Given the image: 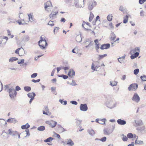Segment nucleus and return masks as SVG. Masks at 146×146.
<instances>
[{"instance_id": "nucleus-1", "label": "nucleus", "mask_w": 146, "mask_h": 146, "mask_svg": "<svg viewBox=\"0 0 146 146\" xmlns=\"http://www.w3.org/2000/svg\"><path fill=\"white\" fill-rule=\"evenodd\" d=\"M4 88L9 93V97L11 99H14L16 96L17 93L13 86H10V84L4 86Z\"/></svg>"}, {"instance_id": "nucleus-2", "label": "nucleus", "mask_w": 146, "mask_h": 146, "mask_svg": "<svg viewBox=\"0 0 146 146\" xmlns=\"http://www.w3.org/2000/svg\"><path fill=\"white\" fill-rule=\"evenodd\" d=\"M40 40L38 42V44L40 48L42 49H44L45 46H47V43L44 38L42 36L40 37Z\"/></svg>"}, {"instance_id": "nucleus-3", "label": "nucleus", "mask_w": 146, "mask_h": 146, "mask_svg": "<svg viewBox=\"0 0 146 146\" xmlns=\"http://www.w3.org/2000/svg\"><path fill=\"white\" fill-rule=\"evenodd\" d=\"M84 0H74V5L76 8L83 7L84 5Z\"/></svg>"}, {"instance_id": "nucleus-4", "label": "nucleus", "mask_w": 146, "mask_h": 146, "mask_svg": "<svg viewBox=\"0 0 146 146\" xmlns=\"http://www.w3.org/2000/svg\"><path fill=\"white\" fill-rule=\"evenodd\" d=\"M106 105L108 108L111 109L115 107L116 106V104L113 100H110L106 102Z\"/></svg>"}, {"instance_id": "nucleus-5", "label": "nucleus", "mask_w": 146, "mask_h": 146, "mask_svg": "<svg viewBox=\"0 0 146 146\" xmlns=\"http://www.w3.org/2000/svg\"><path fill=\"white\" fill-rule=\"evenodd\" d=\"M140 100V98L138 94L136 93H135L132 98V100L133 102L138 103Z\"/></svg>"}, {"instance_id": "nucleus-6", "label": "nucleus", "mask_w": 146, "mask_h": 146, "mask_svg": "<svg viewBox=\"0 0 146 146\" xmlns=\"http://www.w3.org/2000/svg\"><path fill=\"white\" fill-rule=\"evenodd\" d=\"M45 123L46 124L48 125L52 128L54 127L57 124L56 122L53 120H51L50 121H46Z\"/></svg>"}, {"instance_id": "nucleus-7", "label": "nucleus", "mask_w": 146, "mask_h": 146, "mask_svg": "<svg viewBox=\"0 0 146 146\" xmlns=\"http://www.w3.org/2000/svg\"><path fill=\"white\" fill-rule=\"evenodd\" d=\"M138 85L136 84H132L129 86L128 89L129 91H135L137 88Z\"/></svg>"}, {"instance_id": "nucleus-8", "label": "nucleus", "mask_w": 146, "mask_h": 146, "mask_svg": "<svg viewBox=\"0 0 146 146\" xmlns=\"http://www.w3.org/2000/svg\"><path fill=\"white\" fill-rule=\"evenodd\" d=\"M96 2L94 1H91L89 2L88 9L90 10L92 9L96 5Z\"/></svg>"}, {"instance_id": "nucleus-9", "label": "nucleus", "mask_w": 146, "mask_h": 146, "mask_svg": "<svg viewBox=\"0 0 146 146\" xmlns=\"http://www.w3.org/2000/svg\"><path fill=\"white\" fill-rule=\"evenodd\" d=\"M42 112L44 114L46 115H50L51 114V112L49 111V110L47 106H44Z\"/></svg>"}, {"instance_id": "nucleus-10", "label": "nucleus", "mask_w": 146, "mask_h": 146, "mask_svg": "<svg viewBox=\"0 0 146 146\" xmlns=\"http://www.w3.org/2000/svg\"><path fill=\"white\" fill-rule=\"evenodd\" d=\"M133 125L135 127L140 126L143 124V123L141 120H135L133 122Z\"/></svg>"}, {"instance_id": "nucleus-11", "label": "nucleus", "mask_w": 146, "mask_h": 146, "mask_svg": "<svg viewBox=\"0 0 146 146\" xmlns=\"http://www.w3.org/2000/svg\"><path fill=\"white\" fill-rule=\"evenodd\" d=\"M80 108L81 111H85L88 110V107L86 104H81Z\"/></svg>"}, {"instance_id": "nucleus-12", "label": "nucleus", "mask_w": 146, "mask_h": 146, "mask_svg": "<svg viewBox=\"0 0 146 146\" xmlns=\"http://www.w3.org/2000/svg\"><path fill=\"white\" fill-rule=\"evenodd\" d=\"M67 142L66 144L64 142L63 145L64 146H73L74 145L73 141L70 139H67Z\"/></svg>"}, {"instance_id": "nucleus-13", "label": "nucleus", "mask_w": 146, "mask_h": 146, "mask_svg": "<svg viewBox=\"0 0 146 146\" xmlns=\"http://www.w3.org/2000/svg\"><path fill=\"white\" fill-rule=\"evenodd\" d=\"M110 46V44L109 43L104 44L101 46L100 48L102 50L106 49L109 48Z\"/></svg>"}, {"instance_id": "nucleus-14", "label": "nucleus", "mask_w": 146, "mask_h": 146, "mask_svg": "<svg viewBox=\"0 0 146 146\" xmlns=\"http://www.w3.org/2000/svg\"><path fill=\"white\" fill-rule=\"evenodd\" d=\"M8 132V134L12 136H16L17 134H18V133L17 131H12L11 129H9Z\"/></svg>"}, {"instance_id": "nucleus-15", "label": "nucleus", "mask_w": 146, "mask_h": 146, "mask_svg": "<svg viewBox=\"0 0 146 146\" xmlns=\"http://www.w3.org/2000/svg\"><path fill=\"white\" fill-rule=\"evenodd\" d=\"M140 51V49L139 48L137 47L131 50L130 52V54H133L136 52H139Z\"/></svg>"}, {"instance_id": "nucleus-16", "label": "nucleus", "mask_w": 146, "mask_h": 146, "mask_svg": "<svg viewBox=\"0 0 146 146\" xmlns=\"http://www.w3.org/2000/svg\"><path fill=\"white\" fill-rule=\"evenodd\" d=\"M29 37L28 35H24L22 38V41L26 42L28 41L29 40Z\"/></svg>"}, {"instance_id": "nucleus-17", "label": "nucleus", "mask_w": 146, "mask_h": 146, "mask_svg": "<svg viewBox=\"0 0 146 146\" xmlns=\"http://www.w3.org/2000/svg\"><path fill=\"white\" fill-rule=\"evenodd\" d=\"M117 122L118 124L122 125H125L126 123V122L125 120L121 119H118L117 120Z\"/></svg>"}, {"instance_id": "nucleus-18", "label": "nucleus", "mask_w": 146, "mask_h": 146, "mask_svg": "<svg viewBox=\"0 0 146 146\" xmlns=\"http://www.w3.org/2000/svg\"><path fill=\"white\" fill-rule=\"evenodd\" d=\"M104 131L105 134L109 135L112 132L113 130L108 129H104Z\"/></svg>"}, {"instance_id": "nucleus-19", "label": "nucleus", "mask_w": 146, "mask_h": 146, "mask_svg": "<svg viewBox=\"0 0 146 146\" xmlns=\"http://www.w3.org/2000/svg\"><path fill=\"white\" fill-rule=\"evenodd\" d=\"M44 8L45 10L48 11L47 9V8L48 7L51 6L52 4H51V2L50 1H48L46 3H44Z\"/></svg>"}, {"instance_id": "nucleus-20", "label": "nucleus", "mask_w": 146, "mask_h": 146, "mask_svg": "<svg viewBox=\"0 0 146 146\" xmlns=\"http://www.w3.org/2000/svg\"><path fill=\"white\" fill-rule=\"evenodd\" d=\"M57 13V12H52L49 16L50 19L51 20H53L56 17V15Z\"/></svg>"}, {"instance_id": "nucleus-21", "label": "nucleus", "mask_w": 146, "mask_h": 146, "mask_svg": "<svg viewBox=\"0 0 146 146\" xmlns=\"http://www.w3.org/2000/svg\"><path fill=\"white\" fill-rule=\"evenodd\" d=\"M95 42V48L97 52H98V50L99 49V45L98 44V39H96L94 40Z\"/></svg>"}, {"instance_id": "nucleus-22", "label": "nucleus", "mask_w": 146, "mask_h": 146, "mask_svg": "<svg viewBox=\"0 0 146 146\" xmlns=\"http://www.w3.org/2000/svg\"><path fill=\"white\" fill-rule=\"evenodd\" d=\"M88 133L92 136H93L95 134V131L94 130L90 128L87 131Z\"/></svg>"}, {"instance_id": "nucleus-23", "label": "nucleus", "mask_w": 146, "mask_h": 146, "mask_svg": "<svg viewBox=\"0 0 146 146\" xmlns=\"http://www.w3.org/2000/svg\"><path fill=\"white\" fill-rule=\"evenodd\" d=\"M131 55L130 56L131 58V59H133L136 58L139 55V53L138 52H136L133 54H131Z\"/></svg>"}, {"instance_id": "nucleus-24", "label": "nucleus", "mask_w": 146, "mask_h": 146, "mask_svg": "<svg viewBox=\"0 0 146 146\" xmlns=\"http://www.w3.org/2000/svg\"><path fill=\"white\" fill-rule=\"evenodd\" d=\"M7 124L6 121L4 119L0 118V125L3 127Z\"/></svg>"}, {"instance_id": "nucleus-25", "label": "nucleus", "mask_w": 146, "mask_h": 146, "mask_svg": "<svg viewBox=\"0 0 146 146\" xmlns=\"http://www.w3.org/2000/svg\"><path fill=\"white\" fill-rule=\"evenodd\" d=\"M100 66H97L94 65V64L93 63L91 66V69L94 71H97V69L100 67Z\"/></svg>"}, {"instance_id": "nucleus-26", "label": "nucleus", "mask_w": 146, "mask_h": 146, "mask_svg": "<svg viewBox=\"0 0 146 146\" xmlns=\"http://www.w3.org/2000/svg\"><path fill=\"white\" fill-rule=\"evenodd\" d=\"M75 75V72L73 70H71L68 73V75L71 77H74Z\"/></svg>"}, {"instance_id": "nucleus-27", "label": "nucleus", "mask_w": 146, "mask_h": 146, "mask_svg": "<svg viewBox=\"0 0 146 146\" xmlns=\"http://www.w3.org/2000/svg\"><path fill=\"white\" fill-rule=\"evenodd\" d=\"M125 55H124L123 56L118 58L117 59L118 62L121 63L123 62V60L125 59Z\"/></svg>"}, {"instance_id": "nucleus-28", "label": "nucleus", "mask_w": 146, "mask_h": 146, "mask_svg": "<svg viewBox=\"0 0 146 146\" xmlns=\"http://www.w3.org/2000/svg\"><path fill=\"white\" fill-rule=\"evenodd\" d=\"M7 121L8 122H11L14 123H15L17 122V121L16 119H14L12 118H11L7 119Z\"/></svg>"}, {"instance_id": "nucleus-29", "label": "nucleus", "mask_w": 146, "mask_h": 146, "mask_svg": "<svg viewBox=\"0 0 146 146\" xmlns=\"http://www.w3.org/2000/svg\"><path fill=\"white\" fill-rule=\"evenodd\" d=\"M36 94L34 92H31V93H29L27 94V96L29 98H33H33H34L35 97V96Z\"/></svg>"}, {"instance_id": "nucleus-30", "label": "nucleus", "mask_w": 146, "mask_h": 146, "mask_svg": "<svg viewBox=\"0 0 146 146\" xmlns=\"http://www.w3.org/2000/svg\"><path fill=\"white\" fill-rule=\"evenodd\" d=\"M117 82L115 81H110V85L111 86H116L117 85Z\"/></svg>"}, {"instance_id": "nucleus-31", "label": "nucleus", "mask_w": 146, "mask_h": 146, "mask_svg": "<svg viewBox=\"0 0 146 146\" xmlns=\"http://www.w3.org/2000/svg\"><path fill=\"white\" fill-rule=\"evenodd\" d=\"M135 143L136 145H142L143 144V141L137 140V139H136Z\"/></svg>"}, {"instance_id": "nucleus-32", "label": "nucleus", "mask_w": 146, "mask_h": 146, "mask_svg": "<svg viewBox=\"0 0 146 146\" xmlns=\"http://www.w3.org/2000/svg\"><path fill=\"white\" fill-rule=\"evenodd\" d=\"M110 36L111 39L113 40H114L116 38V36L114 33L111 32Z\"/></svg>"}, {"instance_id": "nucleus-33", "label": "nucleus", "mask_w": 146, "mask_h": 146, "mask_svg": "<svg viewBox=\"0 0 146 146\" xmlns=\"http://www.w3.org/2000/svg\"><path fill=\"white\" fill-rule=\"evenodd\" d=\"M30 127V125L28 123H27L25 125H22L21 127V128L22 129H27L29 128Z\"/></svg>"}, {"instance_id": "nucleus-34", "label": "nucleus", "mask_w": 146, "mask_h": 146, "mask_svg": "<svg viewBox=\"0 0 146 146\" xmlns=\"http://www.w3.org/2000/svg\"><path fill=\"white\" fill-rule=\"evenodd\" d=\"M29 17V21L31 22L33 21V17L32 15L31 14H30L28 15Z\"/></svg>"}, {"instance_id": "nucleus-35", "label": "nucleus", "mask_w": 146, "mask_h": 146, "mask_svg": "<svg viewBox=\"0 0 146 146\" xmlns=\"http://www.w3.org/2000/svg\"><path fill=\"white\" fill-rule=\"evenodd\" d=\"M45 129V127L44 126H41L37 128V130L39 131H43Z\"/></svg>"}, {"instance_id": "nucleus-36", "label": "nucleus", "mask_w": 146, "mask_h": 146, "mask_svg": "<svg viewBox=\"0 0 146 146\" xmlns=\"http://www.w3.org/2000/svg\"><path fill=\"white\" fill-rule=\"evenodd\" d=\"M112 17L113 16L112 14H110L108 15L107 17V19L108 21H111L112 19Z\"/></svg>"}, {"instance_id": "nucleus-37", "label": "nucleus", "mask_w": 146, "mask_h": 146, "mask_svg": "<svg viewBox=\"0 0 146 146\" xmlns=\"http://www.w3.org/2000/svg\"><path fill=\"white\" fill-rule=\"evenodd\" d=\"M106 120L105 119H100L99 123L102 125L105 124Z\"/></svg>"}, {"instance_id": "nucleus-38", "label": "nucleus", "mask_w": 146, "mask_h": 146, "mask_svg": "<svg viewBox=\"0 0 146 146\" xmlns=\"http://www.w3.org/2000/svg\"><path fill=\"white\" fill-rule=\"evenodd\" d=\"M21 50L20 51L19 55L20 56H23L25 54V51L24 49L22 47H21Z\"/></svg>"}, {"instance_id": "nucleus-39", "label": "nucleus", "mask_w": 146, "mask_h": 146, "mask_svg": "<svg viewBox=\"0 0 146 146\" xmlns=\"http://www.w3.org/2000/svg\"><path fill=\"white\" fill-rule=\"evenodd\" d=\"M128 16L126 15L125 17H123V23L125 24L127 23L128 20Z\"/></svg>"}, {"instance_id": "nucleus-40", "label": "nucleus", "mask_w": 146, "mask_h": 146, "mask_svg": "<svg viewBox=\"0 0 146 146\" xmlns=\"http://www.w3.org/2000/svg\"><path fill=\"white\" fill-rule=\"evenodd\" d=\"M59 130L61 132H64L66 131V130H65L64 128L60 125H59Z\"/></svg>"}, {"instance_id": "nucleus-41", "label": "nucleus", "mask_w": 146, "mask_h": 146, "mask_svg": "<svg viewBox=\"0 0 146 146\" xmlns=\"http://www.w3.org/2000/svg\"><path fill=\"white\" fill-rule=\"evenodd\" d=\"M76 41L78 42H80L82 40V38L80 36L78 35L76 38Z\"/></svg>"}, {"instance_id": "nucleus-42", "label": "nucleus", "mask_w": 146, "mask_h": 146, "mask_svg": "<svg viewBox=\"0 0 146 146\" xmlns=\"http://www.w3.org/2000/svg\"><path fill=\"white\" fill-rule=\"evenodd\" d=\"M24 88V90L27 92L30 91L31 90V87L29 86H25Z\"/></svg>"}, {"instance_id": "nucleus-43", "label": "nucleus", "mask_w": 146, "mask_h": 146, "mask_svg": "<svg viewBox=\"0 0 146 146\" xmlns=\"http://www.w3.org/2000/svg\"><path fill=\"white\" fill-rule=\"evenodd\" d=\"M94 17V15L91 12H90L89 18V21L90 22H91L92 20Z\"/></svg>"}, {"instance_id": "nucleus-44", "label": "nucleus", "mask_w": 146, "mask_h": 146, "mask_svg": "<svg viewBox=\"0 0 146 146\" xmlns=\"http://www.w3.org/2000/svg\"><path fill=\"white\" fill-rule=\"evenodd\" d=\"M53 139V138L51 137H50L44 140V141L45 142H50V141H52Z\"/></svg>"}, {"instance_id": "nucleus-45", "label": "nucleus", "mask_w": 146, "mask_h": 146, "mask_svg": "<svg viewBox=\"0 0 146 146\" xmlns=\"http://www.w3.org/2000/svg\"><path fill=\"white\" fill-rule=\"evenodd\" d=\"M18 60L17 58L15 57H13L10 58L9 59V62H13Z\"/></svg>"}, {"instance_id": "nucleus-46", "label": "nucleus", "mask_w": 146, "mask_h": 146, "mask_svg": "<svg viewBox=\"0 0 146 146\" xmlns=\"http://www.w3.org/2000/svg\"><path fill=\"white\" fill-rule=\"evenodd\" d=\"M59 102L62 104H63L64 105H65L67 104V102L66 101H63L62 100H59Z\"/></svg>"}, {"instance_id": "nucleus-47", "label": "nucleus", "mask_w": 146, "mask_h": 146, "mask_svg": "<svg viewBox=\"0 0 146 146\" xmlns=\"http://www.w3.org/2000/svg\"><path fill=\"white\" fill-rule=\"evenodd\" d=\"M119 10L123 12L124 13H125V9L123 8L122 6H121L119 8Z\"/></svg>"}, {"instance_id": "nucleus-48", "label": "nucleus", "mask_w": 146, "mask_h": 146, "mask_svg": "<svg viewBox=\"0 0 146 146\" xmlns=\"http://www.w3.org/2000/svg\"><path fill=\"white\" fill-rule=\"evenodd\" d=\"M107 55L106 54H105L104 55H99V59L100 60L103 58L104 57H106L107 56Z\"/></svg>"}, {"instance_id": "nucleus-49", "label": "nucleus", "mask_w": 146, "mask_h": 146, "mask_svg": "<svg viewBox=\"0 0 146 146\" xmlns=\"http://www.w3.org/2000/svg\"><path fill=\"white\" fill-rule=\"evenodd\" d=\"M127 136L129 139H131L133 138V134L131 133H129L127 135Z\"/></svg>"}, {"instance_id": "nucleus-50", "label": "nucleus", "mask_w": 146, "mask_h": 146, "mask_svg": "<svg viewBox=\"0 0 146 146\" xmlns=\"http://www.w3.org/2000/svg\"><path fill=\"white\" fill-rule=\"evenodd\" d=\"M59 28L58 27H54V34H55V32L56 33L59 30Z\"/></svg>"}, {"instance_id": "nucleus-51", "label": "nucleus", "mask_w": 146, "mask_h": 146, "mask_svg": "<svg viewBox=\"0 0 146 146\" xmlns=\"http://www.w3.org/2000/svg\"><path fill=\"white\" fill-rule=\"evenodd\" d=\"M122 135L123 136V137L122 138V140L124 141H127L128 139L127 137L126 136L124 135L123 134Z\"/></svg>"}, {"instance_id": "nucleus-52", "label": "nucleus", "mask_w": 146, "mask_h": 146, "mask_svg": "<svg viewBox=\"0 0 146 146\" xmlns=\"http://www.w3.org/2000/svg\"><path fill=\"white\" fill-rule=\"evenodd\" d=\"M70 85L72 86H75L77 85V84L76 83L75 81L74 80H72V82L70 84Z\"/></svg>"}, {"instance_id": "nucleus-53", "label": "nucleus", "mask_w": 146, "mask_h": 146, "mask_svg": "<svg viewBox=\"0 0 146 146\" xmlns=\"http://www.w3.org/2000/svg\"><path fill=\"white\" fill-rule=\"evenodd\" d=\"M140 78L142 81H146V76L145 75H144L143 76H141L140 77Z\"/></svg>"}, {"instance_id": "nucleus-54", "label": "nucleus", "mask_w": 146, "mask_h": 146, "mask_svg": "<svg viewBox=\"0 0 146 146\" xmlns=\"http://www.w3.org/2000/svg\"><path fill=\"white\" fill-rule=\"evenodd\" d=\"M53 21H50L48 23V25H49L51 26H54V24L53 23Z\"/></svg>"}, {"instance_id": "nucleus-55", "label": "nucleus", "mask_w": 146, "mask_h": 146, "mask_svg": "<svg viewBox=\"0 0 146 146\" xmlns=\"http://www.w3.org/2000/svg\"><path fill=\"white\" fill-rule=\"evenodd\" d=\"M139 72V69H135L134 70V74L135 75H137L138 74V73Z\"/></svg>"}, {"instance_id": "nucleus-56", "label": "nucleus", "mask_w": 146, "mask_h": 146, "mask_svg": "<svg viewBox=\"0 0 146 146\" xmlns=\"http://www.w3.org/2000/svg\"><path fill=\"white\" fill-rule=\"evenodd\" d=\"M76 122L77 125L78 126H80L81 125L80 124L81 122V121L78 119H76Z\"/></svg>"}, {"instance_id": "nucleus-57", "label": "nucleus", "mask_w": 146, "mask_h": 146, "mask_svg": "<svg viewBox=\"0 0 146 146\" xmlns=\"http://www.w3.org/2000/svg\"><path fill=\"white\" fill-rule=\"evenodd\" d=\"M17 22L20 25H25L27 24L26 23H25V22H22L21 21H18Z\"/></svg>"}, {"instance_id": "nucleus-58", "label": "nucleus", "mask_w": 146, "mask_h": 146, "mask_svg": "<svg viewBox=\"0 0 146 146\" xmlns=\"http://www.w3.org/2000/svg\"><path fill=\"white\" fill-rule=\"evenodd\" d=\"M37 76V74L36 73L33 74L31 75V78H34L36 77Z\"/></svg>"}, {"instance_id": "nucleus-59", "label": "nucleus", "mask_w": 146, "mask_h": 146, "mask_svg": "<svg viewBox=\"0 0 146 146\" xmlns=\"http://www.w3.org/2000/svg\"><path fill=\"white\" fill-rule=\"evenodd\" d=\"M25 60L24 59H22L21 60L18 61L17 63L18 64H23Z\"/></svg>"}, {"instance_id": "nucleus-60", "label": "nucleus", "mask_w": 146, "mask_h": 146, "mask_svg": "<svg viewBox=\"0 0 146 146\" xmlns=\"http://www.w3.org/2000/svg\"><path fill=\"white\" fill-rule=\"evenodd\" d=\"M146 1V0H139V2L140 4H142Z\"/></svg>"}, {"instance_id": "nucleus-61", "label": "nucleus", "mask_w": 146, "mask_h": 146, "mask_svg": "<svg viewBox=\"0 0 146 146\" xmlns=\"http://www.w3.org/2000/svg\"><path fill=\"white\" fill-rule=\"evenodd\" d=\"M106 140V137H104L102 138L101 139H100V140L102 142L105 141Z\"/></svg>"}, {"instance_id": "nucleus-62", "label": "nucleus", "mask_w": 146, "mask_h": 146, "mask_svg": "<svg viewBox=\"0 0 146 146\" xmlns=\"http://www.w3.org/2000/svg\"><path fill=\"white\" fill-rule=\"evenodd\" d=\"M7 133L6 132L5 130H4L3 131L2 135L3 137H4L5 135H7Z\"/></svg>"}, {"instance_id": "nucleus-63", "label": "nucleus", "mask_w": 146, "mask_h": 146, "mask_svg": "<svg viewBox=\"0 0 146 146\" xmlns=\"http://www.w3.org/2000/svg\"><path fill=\"white\" fill-rule=\"evenodd\" d=\"M70 102L72 104L75 105H77L78 104V103L75 101H70Z\"/></svg>"}, {"instance_id": "nucleus-64", "label": "nucleus", "mask_w": 146, "mask_h": 146, "mask_svg": "<svg viewBox=\"0 0 146 146\" xmlns=\"http://www.w3.org/2000/svg\"><path fill=\"white\" fill-rule=\"evenodd\" d=\"M40 81V79H37L36 80H35L33 79L32 80V81L34 83H36V82H39Z\"/></svg>"}]
</instances>
